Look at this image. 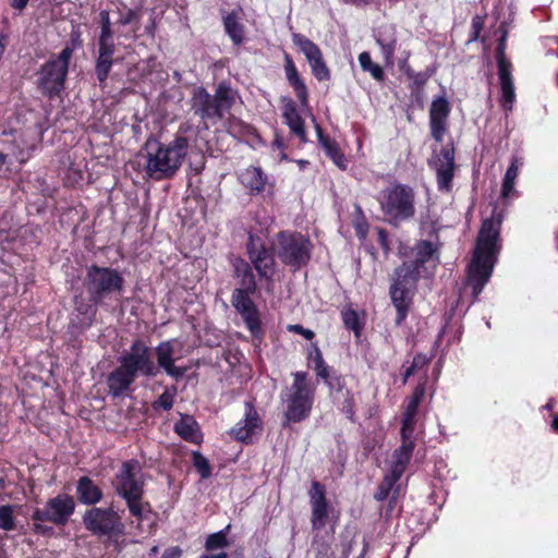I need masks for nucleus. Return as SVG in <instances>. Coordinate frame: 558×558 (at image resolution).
<instances>
[{
    "label": "nucleus",
    "instance_id": "nucleus-1",
    "mask_svg": "<svg viewBox=\"0 0 558 558\" xmlns=\"http://www.w3.org/2000/svg\"><path fill=\"white\" fill-rule=\"evenodd\" d=\"M504 219L505 209H499L495 205L492 215L483 220L477 233L464 281V289L471 290L472 304L478 300L498 262L501 251L500 231Z\"/></svg>",
    "mask_w": 558,
    "mask_h": 558
},
{
    "label": "nucleus",
    "instance_id": "nucleus-2",
    "mask_svg": "<svg viewBox=\"0 0 558 558\" xmlns=\"http://www.w3.org/2000/svg\"><path fill=\"white\" fill-rule=\"evenodd\" d=\"M412 252L413 258L404 260L393 270L389 288L391 303L397 312L396 326H401L407 319L421 275L436 255L435 246L427 240L418 241Z\"/></svg>",
    "mask_w": 558,
    "mask_h": 558
},
{
    "label": "nucleus",
    "instance_id": "nucleus-3",
    "mask_svg": "<svg viewBox=\"0 0 558 558\" xmlns=\"http://www.w3.org/2000/svg\"><path fill=\"white\" fill-rule=\"evenodd\" d=\"M119 365L106 378L108 393L112 398H121L133 391V384L138 376L155 377L158 367L154 362L151 349L141 339H135L118 357Z\"/></svg>",
    "mask_w": 558,
    "mask_h": 558
},
{
    "label": "nucleus",
    "instance_id": "nucleus-4",
    "mask_svg": "<svg viewBox=\"0 0 558 558\" xmlns=\"http://www.w3.org/2000/svg\"><path fill=\"white\" fill-rule=\"evenodd\" d=\"M232 266L236 287L231 294V304L243 319L253 339L262 342L265 331L262 327L260 313L252 298L257 291V281L253 267L248 262L240 257L233 260Z\"/></svg>",
    "mask_w": 558,
    "mask_h": 558
},
{
    "label": "nucleus",
    "instance_id": "nucleus-5",
    "mask_svg": "<svg viewBox=\"0 0 558 558\" xmlns=\"http://www.w3.org/2000/svg\"><path fill=\"white\" fill-rule=\"evenodd\" d=\"M140 471L141 465L137 460L124 461L116 474L114 492L125 501L130 514L142 522L146 513L151 512V505L144 500L145 481L142 475H138Z\"/></svg>",
    "mask_w": 558,
    "mask_h": 558
},
{
    "label": "nucleus",
    "instance_id": "nucleus-6",
    "mask_svg": "<svg viewBox=\"0 0 558 558\" xmlns=\"http://www.w3.org/2000/svg\"><path fill=\"white\" fill-rule=\"evenodd\" d=\"M292 377L293 383L284 399L286 410L282 422L284 428L290 424L307 420L311 416L316 397V387L306 372H294Z\"/></svg>",
    "mask_w": 558,
    "mask_h": 558
},
{
    "label": "nucleus",
    "instance_id": "nucleus-7",
    "mask_svg": "<svg viewBox=\"0 0 558 558\" xmlns=\"http://www.w3.org/2000/svg\"><path fill=\"white\" fill-rule=\"evenodd\" d=\"M124 277L117 268L97 264L86 267L83 284L89 300L97 304L106 305L108 300L121 295L124 291Z\"/></svg>",
    "mask_w": 558,
    "mask_h": 558
},
{
    "label": "nucleus",
    "instance_id": "nucleus-8",
    "mask_svg": "<svg viewBox=\"0 0 558 558\" xmlns=\"http://www.w3.org/2000/svg\"><path fill=\"white\" fill-rule=\"evenodd\" d=\"M380 210L386 221L398 227L415 215V192L410 185L393 183L378 195Z\"/></svg>",
    "mask_w": 558,
    "mask_h": 558
},
{
    "label": "nucleus",
    "instance_id": "nucleus-9",
    "mask_svg": "<svg viewBox=\"0 0 558 558\" xmlns=\"http://www.w3.org/2000/svg\"><path fill=\"white\" fill-rule=\"evenodd\" d=\"M75 511V501L70 495H58L50 498L44 508H35L32 513L34 521L32 530L36 535L52 536L54 530L43 522H51L56 525H65Z\"/></svg>",
    "mask_w": 558,
    "mask_h": 558
},
{
    "label": "nucleus",
    "instance_id": "nucleus-10",
    "mask_svg": "<svg viewBox=\"0 0 558 558\" xmlns=\"http://www.w3.org/2000/svg\"><path fill=\"white\" fill-rule=\"evenodd\" d=\"M276 241V254L283 265L296 271L310 263L313 244L306 235L283 230L277 233Z\"/></svg>",
    "mask_w": 558,
    "mask_h": 558
},
{
    "label": "nucleus",
    "instance_id": "nucleus-11",
    "mask_svg": "<svg viewBox=\"0 0 558 558\" xmlns=\"http://www.w3.org/2000/svg\"><path fill=\"white\" fill-rule=\"evenodd\" d=\"M236 92L227 84H219L215 94L210 95L204 88L198 87L192 97L194 114L201 119H222L231 109L236 99Z\"/></svg>",
    "mask_w": 558,
    "mask_h": 558
},
{
    "label": "nucleus",
    "instance_id": "nucleus-12",
    "mask_svg": "<svg viewBox=\"0 0 558 558\" xmlns=\"http://www.w3.org/2000/svg\"><path fill=\"white\" fill-rule=\"evenodd\" d=\"M73 54V49L65 47L57 58L47 61L39 70L38 88L49 98L59 95L64 88V82L68 75L69 62Z\"/></svg>",
    "mask_w": 558,
    "mask_h": 558
},
{
    "label": "nucleus",
    "instance_id": "nucleus-13",
    "mask_svg": "<svg viewBox=\"0 0 558 558\" xmlns=\"http://www.w3.org/2000/svg\"><path fill=\"white\" fill-rule=\"evenodd\" d=\"M187 140L185 137H177L167 147H157L155 151H148L147 155L141 156L146 163V168L150 172H174L181 166L187 151Z\"/></svg>",
    "mask_w": 558,
    "mask_h": 558
},
{
    "label": "nucleus",
    "instance_id": "nucleus-14",
    "mask_svg": "<svg viewBox=\"0 0 558 558\" xmlns=\"http://www.w3.org/2000/svg\"><path fill=\"white\" fill-rule=\"evenodd\" d=\"M83 524L87 531L96 536H119L124 533V524L121 517L109 508L92 507L83 515Z\"/></svg>",
    "mask_w": 558,
    "mask_h": 558
},
{
    "label": "nucleus",
    "instance_id": "nucleus-15",
    "mask_svg": "<svg viewBox=\"0 0 558 558\" xmlns=\"http://www.w3.org/2000/svg\"><path fill=\"white\" fill-rule=\"evenodd\" d=\"M264 432V421L255 407V400L244 402V415L230 429L229 435L239 442L252 445Z\"/></svg>",
    "mask_w": 558,
    "mask_h": 558
},
{
    "label": "nucleus",
    "instance_id": "nucleus-16",
    "mask_svg": "<svg viewBox=\"0 0 558 558\" xmlns=\"http://www.w3.org/2000/svg\"><path fill=\"white\" fill-rule=\"evenodd\" d=\"M246 252L251 266L257 271L260 280H272L275 275V257L265 242L253 233L248 234Z\"/></svg>",
    "mask_w": 558,
    "mask_h": 558
},
{
    "label": "nucleus",
    "instance_id": "nucleus-17",
    "mask_svg": "<svg viewBox=\"0 0 558 558\" xmlns=\"http://www.w3.org/2000/svg\"><path fill=\"white\" fill-rule=\"evenodd\" d=\"M326 487L318 481H313L308 490L310 505H311V524L313 530H323L328 521L329 512L332 507L327 500Z\"/></svg>",
    "mask_w": 558,
    "mask_h": 558
},
{
    "label": "nucleus",
    "instance_id": "nucleus-18",
    "mask_svg": "<svg viewBox=\"0 0 558 558\" xmlns=\"http://www.w3.org/2000/svg\"><path fill=\"white\" fill-rule=\"evenodd\" d=\"M450 112V106L445 97H438L433 100L429 108V126L432 137L440 143L447 132V120Z\"/></svg>",
    "mask_w": 558,
    "mask_h": 558
},
{
    "label": "nucleus",
    "instance_id": "nucleus-19",
    "mask_svg": "<svg viewBox=\"0 0 558 558\" xmlns=\"http://www.w3.org/2000/svg\"><path fill=\"white\" fill-rule=\"evenodd\" d=\"M157 364L156 366L162 368L167 375L173 377L175 380L181 379L185 373L186 367L175 366L174 349L171 340L162 341L155 348Z\"/></svg>",
    "mask_w": 558,
    "mask_h": 558
},
{
    "label": "nucleus",
    "instance_id": "nucleus-20",
    "mask_svg": "<svg viewBox=\"0 0 558 558\" xmlns=\"http://www.w3.org/2000/svg\"><path fill=\"white\" fill-rule=\"evenodd\" d=\"M173 430L187 442L199 445L203 441V433L193 415L181 414L180 420L174 423Z\"/></svg>",
    "mask_w": 558,
    "mask_h": 558
},
{
    "label": "nucleus",
    "instance_id": "nucleus-21",
    "mask_svg": "<svg viewBox=\"0 0 558 558\" xmlns=\"http://www.w3.org/2000/svg\"><path fill=\"white\" fill-rule=\"evenodd\" d=\"M77 500L87 506H94L104 498L102 489L88 476H82L76 482Z\"/></svg>",
    "mask_w": 558,
    "mask_h": 558
},
{
    "label": "nucleus",
    "instance_id": "nucleus-22",
    "mask_svg": "<svg viewBox=\"0 0 558 558\" xmlns=\"http://www.w3.org/2000/svg\"><path fill=\"white\" fill-rule=\"evenodd\" d=\"M282 117L290 131L296 135L301 142L307 141L304 129V121L296 110V106L291 99H283Z\"/></svg>",
    "mask_w": 558,
    "mask_h": 558
},
{
    "label": "nucleus",
    "instance_id": "nucleus-23",
    "mask_svg": "<svg viewBox=\"0 0 558 558\" xmlns=\"http://www.w3.org/2000/svg\"><path fill=\"white\" fill-rule=\"evenodd\" d=\"M498 76L501 89V106L505 111H510L515 99L514 85L511 75V65L498 66Z\"/></svg>",
    "mask_w": 558,
    "mask_h": 558
},
{
    "label": "nucleus",
    "instance_id": "nucleus-24",
    "mask_svg": "<svg viewBox=\"0 0 558 558\" xmlns=\"http://www.w3.org/2000/svg\"><path fill=\"white\" fill-rule=\"evenodd\" d=\"M287 80L290 85L294 88V92L301 101L302 106H307L308 102V94L307 88L300 77L296 66L293 63L292 59L289 56H286V64H284Z\"/></svg>",
    "mask_w": 558,
    "mask_h": 558
},
{
    "label": "nucleus",
    "instance_id": "nucleus-25",
    "mask_svg": "<svg viewBox=\"0 0 558 558\" xmlns=\"http://www.w3.org/2000/svg\"><path fill=\"white\" fill-rule=\"evenodd\" d=\"M415 448V442L401 441V445L393 450L391 471L403 475Z\"/></svg>",
    "mask_w": 558,
    "mask_h": 558
},
{
    "label": "nucleus",
    "instance_id": "nucleus-26",
    "mask_svg": "<svg viewBox=\"0 0 558 558\" xmlns=\"http://www.w3.org/2000/svg\"><path fill=\"white\" fill-rule=\"evenodd\" d=\"M306 359H307V366L313 368L317 380H319V378L327 377V372H329L332 368L331 366H329L326 363V361L323 356V352L319 349L317 342L311 343Z\"/></svg>",
    "mask_w": 558,
    "mask_h": 558
},
{
    "label": "nucleus",
    "instance_id": "nucleus-27",
    "mask_svg": "<svg viewBox=\"0 0 558 558\" xmlns=\"http://www.w3.org/2000/svg\"><path fill=\"white\" fill-rule=\"evenodd\" d=\"M377 44L381 48V52L387 62H392L397 37L396 31L392 26H384L380 28L377 35Z\"/></svg>",
    "mask_w": 558,
    "mask_h": 558
},
{
    "label": "nucleus",
    "instance_id": "nucleus-28",
    "mask_svg": "<svg viewBox=\"0 0 558 558\" xmlns=\"http://www.w3.org/2000/svg\"><path fill=\"white\" fill-rule=\"evenodd\" d=\"M432 167L437 174H452L454 170V150L452 147H445L432 161Z\"/></svg>",
    "mask_w": 558,
    "mask_h": 558
},
{
    "label": "nucleus",
    "instance_id": "nucleus-29",
    "mask_svg": "<svg viewBox=\"0 0 558 558\" xmlns=\"http://www.w3.org/2000/svg\"><path fill=\"white\" fill-rule=\"evenodd\" d=\"M313 122L315 123V130L318 135V140L320 144L323 145L326 154L332 159V161L338 166L339 170L344 171L347 169L345 166V158L344 156L339 151L338 146L335 142L329 141L323 135L322 128L316 123L315 118H312Z\"/></svg>",
    "mask_w": 558,
    "mask_h": 558
},
{
    "label": "nucleus",
    "instance_id": "nucleus-30",
    "mask_svg": "<svg viewBox=\"0 0 558 558\" xmlns=\"http://www.w3.org/2000/svg\"><path fill=\"white\" fill-rule=\"evenodd\" d=\"M341 318L344 327L360 338L365 326L364 315L361 317L356 310L348 306L341 311Z\"/></svg>",
    "mask_w": 558,
    "mask_h": 558
},
{
    "label": "nucleus",
    "instance_id": "nucleus-31",
    "mask_svg": "<svg viewBox=\"0 0 558 558\" xmlns=\"http://www.w3.org/2000/svg\"><path fill=\"white\" fill-rule=\"evenodd\" d=\"M226 33L235 45H240L244 39V26L241 24L235 12H231L223 17Z\"/></svg>",
    "mask_w": 558,
    "mask_h": 558
},
{
    "label": "nucleus",
    "instance_id": "nucleus-32",
    "mask_svg": "<svg viewBox=\"0 0 558 558\" xmlns=\"http://www.w3.org/2000/svg\"><path fill=\"white\" fill-rule=\"evenodd\" d=\"M292 40L293 44L299 47L300 51L304 53L308 64L313 61H317V59L323 56L319 47L305 36L293 34Z\"/></svg>",
    "mask_w": 558,
    "mask_h": 558
},
{
    "label": "nucleus",
    "instance_id": "nucleus-33",
    "mask_svg": "<svg viewBox=\"0 0 558 558\" xmlns=\"http://www.w3.org/2000/svg\"><path fill=\"white\" fill-rule=\"evenodd\" d=\"M100 306H105V304H97L93 301H90L89 299L86 301L84 300L83 298H75L74 300V307H75V311L84 316V320H85V327L88 328L93 325V322L95 320V317L97 315V307Z\"/></svg>",
    "mask_w": 558,
    "mask_h": 558
},
{
    "label": "nucleus",
    "instance_id": "nucleus-34",
    "mask_svg": "<svg viewBox=\"0 0 558 558\" xmlns=\"http://www.w3.org/2000/svg\"><path fill=\"white\" fill-rule=\"evenodd\" d=\"M401 477L402 475L390 470V472L384 476V478L377 486L374 493V499L377 501L386 500L389 497V494L393 489L395 485Z\"/></svg>",
    "mask_w": 558,
    "mask_h": 558
},
{
    "label": "nucleus",
    "instance_id": "nucleus-35",
    "mask_svg": "<svg viewBox=\"0 0 558 558\" xmlns=\"http://www.w3.org/2000/svg\"><path fill=\"white\" fill-rule=\"evenodd\" d=\"M425 384H418L409 400V403L403 412V416L416 418L418 405L425 396Z\"/></svg>",
    "mask_w": 558,
    "mask_h": 558
},
{
    "label": "nucleus",
    "instance_id": "nucleus-36",
    "mask_svg": "<svg viewBox=\"0 0 558 558\" xmlns=\"http://www.w3.org/2000/svg\"><path fill=\"white\" fill-rule=\"evenodd\" d=\"M229 529V525L226 530L218 531L216 533L209 534L205 542V549L206 551H214L216 549H223L229 546V541L227 537V530Z\"/></svg>",
    "mask_w": 558,
    "mask_h": 558
},
{
    "label": "nucleus",
    "instance_id": "nucleus-37",
    "mask_svg": "<svg viewBox=\"0 0 558 558\" xmlns=\"http://www.w3.org/2000/svg\"><path fill=\"white\" fill-rule=\"evenodd\" d=\"M324 384L328 387L330 392H342L347 386V380L344 375L338 373L333 368L327 372V377L319 378Z\"/></svg>",
    "mask_w": 558,
    "mask_h": 558
},
{
    "label": "nucleus",
    "instance_id": "nucleus-38",
    "mask_svg": "<svg viewBox=\"0 0 558 558\" xmlns=\"http://www.w3.org/2000/svg\"><path fill=\"white\" fill-rule=\"evenodd\" d=\"M177 395V387L170 386L153 402L151 407L154 410L162 409L170 411L174 404V397Z\"/></svg>",
    "mask_w": 558,
    "mask_h": 558
},
{
    "label": "nucleus",
    "instance_id": "nucleus-39",
    "mask_svg": "<svg viewBox=\"0 0 558 558\" xmlns=\"http://www.w3.org/2000/svg\"><path fill=\"white\" fill-rule=\"evenodd\" d=\"M359 62H360L361 68L364 71L369 72L371 75L375 80H377V81L383 80V77H384L383 69L378 64H376L372 61L371 54L368 52L364 51V52L360 53Z\"/></svg>",
    "mask_w": 558,
    "mask_h": 558
},
{
    "label": "nucleus",
    "instance_id": "nucleus-40",
    "mask_svg": "<svg viewBox=\"0 0 558 558\" xmlns=\"http://www.w3.org/2000/svg\"><path fill=\"white\" fill-rule=\"evenodd\" d=\"M192 463L201 478L207 480L211 476V465L209 461L199 452L192 451Z\"/></svg>",
    "mask_w": 558,
    "mask_h": 558
},
{
    "label": "nucleus",
    "instance_id": "nucleus-41",
    "mask_svg": "<svg viewBox=\"0 0 558 558\" xmlns=\"http://www.w3.org/2000/svg\"><path fill=\"white\" fill-rule=\"evenodd\" d=\"M240 179L251 195H256L264 191L267 183V177H240Z\"/></svg>",
    "mask_w": 558,
    "mask_h": 558
},
{
    "label": "nucleus",
    "instance_id": "nucleus-42",
    "mask_svg": "<svg viewBox=\"0 0 558 558\" xmlns=\"http://www.w3.org/2000/svg\"><path fill=\"white\" fill-rule=\"evenodd\" d=\"M15 518L13 514V506L3 505L0 506V529L3 531H13L15 530Z\"/></svg>",
    "mask_w": 558,
    "mask_h": 558
},
{
    "label": "nucleus",
    "instance_id": "nucleus-43",
    "mask_svg": "<svg viewBox=\"0 0 558 558\" xmlns=\"http://www.w3.org/2000/svg\"><path fill=\"white\" fill-rule=\"evenodd\" d=\"M113 60L112 57H105L98 54L97 61H96V74L99 82H105L108 77V74L111 70Z\"/></svg>",
    "mask_w": 558,
    "mask_h": 558
},
{
    "label": "nucleus",
    "instance_id": "nucleus-44",
    "mask_svg": "<svg viewBox=\"0 0 558 558\" xmlns=\"http://www.w3.org/2000/svg\"><path fill=\"white\" fill-rule=\"evenodd\" d=\"M415 424H416V418L402 415L401 428H400L401 441L415 442L413 439Z\"/></svg>",
    "mask_w": 558,
    "mask_h": 558
},
{
    "label": "nucleus",
    "instance_id": "nucleus-45",
    "mask_svg": "<svg viewBox=\"0 0 558 558\" xmlns=\"http://www.w3.org/2000/svg\"><path fill=\"white\" fill-rule=\"evenodd\" d=\"M310 66L312 69L313 75L318 81H328L330 78V71L326 65L323 56L318 58L317 61H313L312 63H310Z\"/></svg>",
    "mask_w": 558,
    "mask_h": 558
},
{
    "label": "nucleus",
    "instance_id": "nucleus-46",
    "mask_svg": "<svg viewBox=\"0 0 558 558\" xmlns=\"http://www.w3.org/2000/svg\"><path fill=\"white\" fill-rule=\"evenodd\" d=\"M355 400L354 395L350 389H347L344 392V399L341 402L340 410L345 414V416L353 422L355 415Z\"/></svg>",
    "mask_w": 558,
    "mask_h": 558
},
{
    "label": "nucleus",
    "instance_id": "nucleus-47",
    "mask_svg": "<svg viewBox=\"0 0 558 558\" xmlns=\"http://www.w3.org/2000/svg\"><path fill=\"white\" fill-rule=\"evenodd\" d=\"M24 161V158L17 160L9 154L0 153V171L19 172V165Z\"/></svg>",
    "mask_w": 558,
    "mask_h": 558
},
{
    "label": "nucleus",
    "instance_id": "nucleus-48",
    "mask_svg": "<svg viewBox=\"0 0 558 558\" xmlns=\"http://www.w3.org/2000/svg\"><path fill=\"white\" fill-rule=\"evenodd\" d=\"M517 177H504V182L501 186V198L509 199L513 198L518 195V192L514 189V180Z\"/></svg>",
    "mask_w": 558,
    "mask_h": 558
},
{
    "label": "nucleus",
    "instance_id": "nucleus-49",
    "mask_svg": "<svg viewBox=\"0 0 558 558\" xmlns=\"http://www.w3.org/2000/svg\"><path fill=\"white\" fill-rule=\"evenodd\" d=\"M506 38H507V29H502V36L499 39L497 49H496V57H497V65H511V63L506 59L505 56V49H506Z\"/></svg>",
    "mask_w": 558,
    "mask_h": 558
},
{
    "label": "nucleus",
    "instance_id": "nucleus-50",
    "mask_svg": "<svg viewBox=\"0 0 558 558\" xmlns=\"http://www.w3.org/2000/svg\"><path fill=\"white\" fill-rule=\"evenodd\" d=\"M312 548L316 550L315 558H325L330 554V545L327 542L318 541L317 536L312 542Z\"/></svg>",
    "mask_w": 558,
    "mask_h": 558
},
{
    "label": "nucleus",
    "instance_id": "nucleus-51",
    "mask_svg": "<svg viewBox=\"0 0 558 558\" xmlns=\"http://www.w3.org/2000/svg\"><path fill=\"white\" fill-rule=\"evenodd\" d=\"M101 33L99 38H112L111 23L108 11L100 12Z\"/></svg>",
    "mask_w": 558,
    "mask_h": 558
},
{
    "label": "nucleus",
    "instance_id": "nucleus-52",
    "mask_svg": "<svg viewBox=\"0 0 558 558\" xmlns=\"http://www.w3.org/2000/svg\"><path fill=\"white\" fill-rule=\"evenodd\" d=\"M98 54L112 57L114 53V44L112 38H99Z\"/></svg>",
    "mask_w": 558,
    "mask_h": 558
},
{
    "label": "nucleus",
    "instance_id": "nucleus-53",
    "mask_svg": "<svg viewBox=\"0 0 558 558\" xmlns=\"http://www.w3.org/2000/svg\"><path fill=\"white\" fill-rule=\"evenodd\" d=\"M484 27V19L480 15H475L472 19V25H471V35H470V41H475L478 39L480 34Z\"/></svg>",
    "mask_w": 558,
    "mask_h": 558
},
{
    "label": "nucleus",
    "instance_id": "nucleus-54",
    "mask_svg": "<svg viewBox=\"0 0 558 558\" xmlns=\"http://www.w3.org/2000/svg\"><path fill=\"white\" fill-rule=\"evenodd\" d=\"M288 330L304 337L306 340H312L315 337L313 330L304 328L302 325H289Z\"/></svg>",
    "mask_w": 558,
    "mask_h": 558
},
{
    "label": "nucleus",
    "instance_id": "nucleus-55",
    "mask_svg": "<svg viewBox=\"0 0 558 558\" xmlns=\"http://www.w3.org/2000/svg\"><path fill=\"white\" fill-rule=\"evenodd\" d=\"M377 242L385 253L390 251L389 234L383 228H379L377 231Z\"/></svg>",
    "mask_w": 558,
    "mask_h": 558
},
{
    "label": "nucleus",
    "instance_id": "nucleus-56",
    "mask_svg": "<svg viewBox=\"0 0 558 558\" xmlns=\"http://www.w3.org/2000/svg\"><path fill=\"white\" fill-rule=\"evenodd\" d=\"M453 177H437L438 190L444 193H449L452 190Z\"/></svg>",
    "mask_w": 558,
    "mask_h": 558
},
{
    "label": "nucleus",
    "instance_id": "nucleus-57",
    "mask_svg": "<svg viewBox=\"0 0 558 558\" xmlns=\"http://www.w3.org/2000/svg\"><path fill=\"white\" fill-rule=\"evenodd\" d=\"M429 361H430V357H428L426 354L417 353L414 355L411 365L417 371V369H421L424 366H426L429 363Z\"/></svg>",
    "mask_w": 558,
    "mask_h": 558
},
{
    "label": "nucleus",
    "instance_id": "nucleus-58",
    "mask_svg": "<svg viewBox=\"0 0 558 558\" xmlns=\"http://www.w3.org/2000/svg\"><path fill=\"white\" fill-rule=\"evenodd\" d=\"M354 230H355V233L356 235L360 238V239H365L366 235H367V232H368V223L366 222V220L364 218H362V220H359L354 223Z\"/></svg>",
    "mask_w": 558,
    "mask_h": 558
},
{
    "label": "nucleus",
    "instance_id": "nucleus-59",
    "mask_svg": "<svg viewBox=\"0 0 558 558\" xmlns=\"http://www.w3.org/2000/svg\"><path fill=\"white\" fill-rule=\"evenodd\" d=\"M183 555V550L179 546H172L167 548L160 558H181Z\"/></svg>",
    "mask_w": 558,
    "mask_h": 558
},
{
    "label": "nucleus",
    "instance_id": "nucleus-60",
    "mask_svg": "<svg viewBox=\"0 0 558 558\" xmlns=\"http://www.w3.org/2000/svg\"><path fill=\"white\" fill-rule=\"evenodd\" d=\"M199 558H229V555L226 551H220V553L207 551V553L202 554L199 556Z\"/></svg>",
    "mask_w": 558,
    "mask_h": 558
},
{
    "label": "nucleus",
    "instance_id": "nucleus-61",
    "mask_svg": "<svg viewBox=\"0 0 558 558\" xmlns=\"http://www.w3.org/2000/svg\"><path fill=\"white\" fill-rule=\"evenodd\" d=\"M28 0H12V7L17 10H23Z\"/></svg>",
    "mask_w": 558,
    "mask_h": 558
},
{
    "label": "nucleus",
    "instance_id": "nucleus-62",
    "mask_svg": "<svg viewBox=\"0 0 558 558\" xmlns=\"http://www.w3.org/2000/svg\"><path fill=\"white\" fill-rule=\"evenodd\" d=\"M416 372V369L410 365L405 371H404V374H403V383H405L408 380L409 377L413 376L414 373Z\"/></svg>",
    "mask_w": 558,
    "mask_h": 558
},
{
    "label": "nucleus",
    "instance_id": "nucleus-63",
    "mask_svg": "<svg viewBox=\"0 0 558 558\" xmlns=\"http://www.w3.org/2000/svg\"><path fill=\"white\" fill-rule=\"evenodd\" d=\"M519 171L518 160H514L505 174H515Z\"/></svg>",
    "mask_w": 558,
    "mask_h": 558
},
{
    "label": "nucleus",
    "instance_id": "nucleus-64",
    "mask_svg": "<svg viewBox=\"0 0 558 558\" xmlns=\"http://www.w3.org/2000/svg\"><path fill=\"white\" fill-rule=\"evenodd\" d=\"M551 427L555 432L558 433V413L554 414L553 416Z\"/></svg>",
    "mask_w": 558,
    "mask_h": 558
}]
</instances>
